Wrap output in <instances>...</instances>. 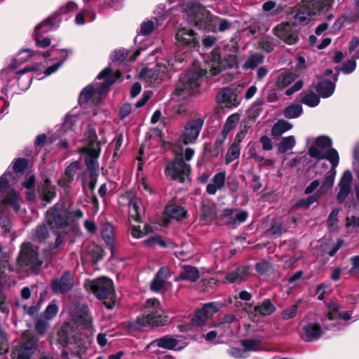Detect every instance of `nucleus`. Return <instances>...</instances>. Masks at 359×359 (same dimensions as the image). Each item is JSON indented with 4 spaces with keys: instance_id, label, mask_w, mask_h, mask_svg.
<instances>
[{
    "instance_id": "1",
    "label": "nucleus",
    "mask_w": 359,
    "mask_h": 359,
    "mask_svg": "<svg viewBox=\"0 0 359 359\" xmlns=\"http://www.w3.org/2000/svg\"><path fill=\"white\" fill-rule=\"evenodd\" d=\"M205 68H201L194 65L191 69L180 79L177 84L175 95L180 98H184L192 95L194 88L199 86V79L203 76H213L218 74L223 69L230 65H226L221 60L219 49H214L205 59Z\"/></svg>"
},
{
    "instance_id": "2",
    "label": "nucleus",
    "mask_w": 359,
    "mask_h": 359,
    "mask_svg": "<svg viewBox=\"0 0 359 359\" xmlns=\"http://www.w3.org/2000/svg\"><path fill=\"white\" fill-rule=\"evenodd\" d=\"M83 217V212L81 209L69 210L63 203H57L47 211L46 221L51 229H59L74 226Z\"/></svg>"
},
{
    "instance_id": "3",
    "label": "nucleus",
    "mask_w": 359,
    "mask_h": 359,
    "mask_svg": "<svg viewBox=\"0 0 359 359\" xmlns=\"http://www.w3.org/2000/svg\"><path fill=\"white\" fill-rule=\"evenodd\" d=\"M333 1L334 0H310L304 2L295 11L294 22L323 20L322 16L332 6Z\"/></svg>"
},
{
    "instance_id": "4",
    "label": "nucleus",
    "mask_w": 359,
    "mask_h": 359,
    "mask_svg": "<svg viewBox=\"0 0 359 359\" xmlns=\"http://www.w3.org/2000/svg\"><path fill=\"white\" fill-rule=\"evenodd\" d=\"M163 324L160 302L158 299L151 298L146 301L141 314L137 317L133 325L135 328L140 329Z\"/></svg>"
},
{
    "instance_id": "5",
    "label": "nucleus",
    "mask_w": 359,
    "mask_h": 359,
    "mask_svg": "<svg viewBox=\"0 0 359 359\" xmlns=\"http://www.w3.org/2000/svg\"><path fill=\"white\" fill-rule=\"evenodd\" d=\"M179 10L182 13L183 18L190 22H229L226 19H219L213 16L200 3L194 0H187L180 6Z\"/></svg>"
},
{
    "instance_id": "6",
    "label": "nucleus",
    "mask_w": 359,
    "mask_h": 359,
    "mask_svg": "<svg viewBox=\"0 0 359 359\" xmlns=\"http://www.w3.org/2000/svg\"><path fill=\"white\" fill-rule=\"evenodd\" d=\"M332 145V140L325 135L318 137L309 149L310 156L318 160L327 159L332 164V167L335 168L339 161V156L337 151L331 148Z\"/></svg>"
},
{
    "instance_id": "7",
    "label": "nucleus",
    "mask_w": 359,
    "mask_h": 359,
    "mask_svg": "<svg viewBox=\"0 0 359 359\" xmlns=\"http://www.w3.org/2000/svg\"><path fill=\"white\" fill-rule=\"evenodd\" d=\"M173 64L170 60H163L153 69L144 68L140 72L141 80L147 86H156L170 77Z\"/></svg>"
},
{
    "instance_id": "8",
    "label": "nucleus",
    "mask_w": 359,
    "mask_h": 359,
    "mask_svg": "<svg viewBox=\"0 0 359 359\" xmlns=\"http://www.w3.org/2000/svg\"><path fill=\"white\" fill-rule=\"evenodd\" d=\"M15 66L11 65L8 68L1 71L0 75V87L2 93L7 94L8 83L14 78L18 79V86L22 90H26L31 85L32 77L25 75L26 73L36 69L34 67H26L18 72H15Z\"/></svg>"
},
{
    "instance_id": "9",
    "label": "nucleus",
    "mask_w": 359,
    "mask_h": 359,
    "mask_svg": "<svg viewBox=\"0 0 359 359\" xmlns=\"http://www.w3.org/2000/svg\"><path fill=\"white\" fill-rule=\"evenodd\" d=\"M87 290H90L99 299H109L104 302L109 309H111L115 304L114 299V288L111 280L106 277H101L93 280H88L85 284Z\"/></svg>"
},
{
    "instance_id": "10",
    "label": "nucleus",
    "mask_w": 359,
    "mask_h": 359,
    "mask_svg": "<svg viewBox=\"0 0 359 359\" xmlns=\"http://www.w3.org/2000/svg\"><path fill=\"white\" fill-rule=\"evenodd\" d=\"M351 319V312L348 311H341L340 307L335 302H330L327 304V312L324 320V326L326 329L340 330L348 324L340 320H349Z\"/></svg>"
},
{
    "instance_id": "11",
    "label": "nucleus",
    "mask_w": 359,
    "mask_h": 359,
    "mask_svg": "<svg viewBox=\"0 0 359 359\" xmlns=\"http://www.w3.org/2000/svg\"><path fill=\"white\" fill-rule=\"evenodd\" d=\"M111 69L106 67L97 76V79H104V81L99 85L95 86L94 84L87 86L81 93L79 97V102L81 105L87 103L96 94L101 95L108 87H109L114 80L111 77Z\"/></svg>"
},
{
    "instance_id": "12",
    "label": "nucleus",
    "mask_w": 359,
    "mask_h": 359,
    "mask_svg": "<svg viewBox=\"0 0 359 359\" xmlns=\"http://www.w3.org/2000/svg\"><path fill=\"white\" fill-rule=\"evenodd\" d=\"M27 165V160L24 158L14 161L5 173L0 177V193L4 192L8 187L14 185Z\"/></svg>"
},
{
    "instance_id": "13",
    "label": "nucleus",
    "mask_w": 359,
    "mask_h": 359,
    "mask_svg": "<svg viewBox=\"0 0 359 359\" xmlns=\"http://www.w3.org/2000/svg\"><path fill=\"white\" fill-rule=\"evenodd\" d=\"M18 262L21 267L29 269L34 272H37L43 264L39 257L38 248L29 243L22 245Z\"/></svg>"
},
{
    "instance_id": "14",
    "label": "nucleus",
    "mask_w": 359,
    "mask_h": 359,
    "mask_svg": "<svg viewBox=\"0 0 359 359\" xmlns=\"http://www.w3.org/2000/svg\"><path fill=\"white\" fill-rule=\"evenodd\" d=\"M190 172V165L185 163L181 157H176L165 168V175L167 178L177 180L180 182H185Z\"/></svg>"
},
{
    "instance_id": "15",
    "label": "nucleus",
    "mask_w": 359,
    "mask_h": 359,
    "mask_svg": "<svg viewBox=\"0 0 359 359\" xmlns=\"http://www.w3.org/2000/svg\"><path fill=\"white\" fill-rule=\"evenodd\" d=\"M20 198L19 194L15 191L11 190L5 198L2 200L0 204V226H2L5 231H9V223L5 217V214L8 212V208L11 207L15 212L19 210Z\"/></svg>"
},
{
    "instance_id": "16",
    "label": "nucleus",
    "mask_w": 359,
    "mask_h": 359,
    "mask_svg": "<svg viewBox=\"0 0 359 359\" xmlns=\"http://www.w3.org/2000/svg\"><path fill=\"white\" fill-rule=\"evenodd\" d=\"M204 124V119L197 118L190 120L184 126L182 140L184 144H194L197 140Z\"/></svg>"
},
{
    "instance_id": "17",
    "label": "nucleus",
    "mask_w": 359,
    "mask_h": 359,
    "mask_svg": "<svg viewBox=\"0 0 359 359\" xmlns=\"http://www.w3.org/2000/svg\"><path fill=\"white\" fill-rule=\"evenodd\" d=\"M77 10L76 4L73 1L67 2L58 10L49 15L43 22H59L70 20Z\"/></svg>"
},
{
    "instance_id": "18",
    "label": "nucleus",
    "mask_w": 359,
    "mask_h": 359,
    "mask_svg": "<svg viewBox=\"0 0 359 359\" xmlns=\"http://www.w3.org/2000/svg\"><path fill=\"white\" fill-rule=\"evenodd\" d=\"M128 54V51L125 49L114 50V52L113 53L111 57L112 63L110 64V66L109 67L111 69L112 72L113 69L111 67V66H115L116 65L123 66L122 68H118L116 69L118 76H121V70H126V67L128 66V64L133 62L136 60V58L140 55V51L136 50L130 56L129 59H127Z\"/></svg>"
},
{
    "instance_id": "19",
    "label": "nucleus",
    "mask_w": 359,
    "mask_h": 359,
    "mask_svg": "<svg viewBox=\"0 0 359 359\" xmlns=\"http://www.w3.org/2000/svg\"><path fill=\"white\" fill-rule=\"evenodd\" d=\"M50 285L56 294L67 293L74 285L73 276L70 272H65L59 278L53 280Z\"/></svg>"
},
{
    "instance_id": "20",
    "label": "nucleus",
    "mask_w": 359,
    "mask_h": 359,
    "mask_svg": "<svg viewBox=\"0 0 359 359\" xmlns=\"http://www.w3.org/2000/svg\"><path fill=\"white\" fill-rule=\"evenodd\" d=\"M219 305L215 302L204 304L203 308L196 311L192 318L193 325L196 326L203 325L208 318L219 310Z\"/></svg>"
},
{
    "instance_id": "21",
    "label": "nucleus",
    "mask_w": 359,
    "mask_h": 359,
    "mask_svg": "<svg viewBox=\"0 0 359 359\" xmlns=\"http://www.w3.org/2000/svg\"><path fill=\"white\" fill-rule=\"evenodd\" d=\"M274 34L286 43L292 45L297 41L298 35L291 24H278L273 29Z\"/></svg>"
},
{
    "instance_id": "22",
    "label": "nucleus",
    "mask_w": 359,
    "mask_h": 359,
    "mask_svg": "<svg viewBox=\"0 0 359 359\" xmlns=\"http://www.w3.org/2000/svg\"><path fill=\"white\" fill-rule=\"evenodd\" d=\"M68 55V51L67 50H55L54 48L48 50L43 53L44 57L48 58L53 57V58H60V62L48 67L44 72L46 76H49L54 72H57V69L62 65L64 61L66 60Z\"/></svg>"
},
{
    "instance_id": "23",
    "label": "nucleus",
    "mask_w": 359,
    "mask_h": 359,
    "mask_svg": "<svg viewBox=\"0 0 359 359\" xmlns=\"http://www.w3.org/2000/svg\"><path fill=\"white\" fill-rule=\"evenodd\" d=\"M353 175L351 171L346 170L339 181V191L337 195V199L339 203H343L348 197L351 191V182Z\"/></svg>"
},
{
    "instance_id": "24",
    "label": "nucleus",
    "mask_w": 359,
    "mask_h": 359,
    "mask_svg": "<svg viewBox=\"0 0 359 359\" xmlns=\"http://www.w3.org/2000/svg\"><path fill=\"white\" fill-rule=\"evenodd\" d=\"M323 335L322 327L319 323H308L303 326L301 337L305 341H314Z\"/></svg>"
},
{
    "instance_id": "25",
    "label": "nucleus",
    "mask_w": 359,
    "mask_h": 359,
    "mask_svg": "<svg viewBox=\"0 0 359 359\" xmlns=\"http://www.w3.org/2000/svg\"><path fill=\"white\" fill-rule=\"evenodd\" d=\"M100 147L96 148H81L79 150V152H84L86 154V164L87 168L90 172H96L99 168V164L97 162V158L100 155Z\"/></svg>"
},
{
    "instance_id": "26",
    "label": "nucleus",
    "mask_w": 359,
    "mask_h": 359,
    "mask_svg": "<svg viewBox=\"0 0 359 359\" xmlns=\"http://www.w3.org/2000/svg\"><path fill=\"white\" fill-rule=\"evenodd\" d=\"M155 346H158L165 349L177 351L181 350L183 348L182 346H179V341L175 338L168 335L158 338L152 341L147 346V348H150L151 347Z\"/></svg>"
},
{
    "instance_id": "27",
    "label": "nucleus",
    "mask_w": 359,
    "mask_h": 359,
    "mask_svg": "<svg viewBox=\"0 0 359 359\" xmlns=\"http://www.w3.org/2000/svg\"><path fill=\"white\" fill-rule=\"evenodd\" d=\"M175 38L179 42L191 47L197 46L199 43L196 37L194 31L187 27L179 29L176 32Z\"/></svg>"
},
{
    "instance_id": "28",
    "label": "nucleus",
    "mask_w": 359,
    "mask_h": 359,
    "mask_svg": "<svg viewBox=\"0 0 359 359\" xmlns=\"http://www.w3.org/2000/svg\"><path fill=\"white\" fill-rule=\"evenodd\" d=\"M216 98L217 102L224 103L228 107H235L239 104L236 90L229 88L222 90L218 93Z\"/></svg>"
},
{
    "instance_id": "29",
    "label": "nucleus",
    "mask_w": 359,
    "mask_h": 359,
    "mask_svg": "<svg viewBox=\"0 0 359 359\" xmlns=\"http://www.w3.org/2000/svg\"><path fill=\"white\" fill-rule=\"evenodd\" d=\"M35 350L34 341L29 339L24 342L20 347L15 348L12 352V356L13 359H30Z\"/></svg>"
},
{
    "instance_id": "30",
    "label": "nucleus",
    "mask_w": 359,
    "mask_h": 359,
    "mask_svg": "<svg viewBox=\"0 0 359 359\" xmlns=\"http://www.w3.org/2000/svg\"><path fill=\"white\" fill-rule=\"evenodd\" d=\"M54 24H38L34 29V38L36 45L39 48H46L50 45V39L43 36V34L46 33L50 28L48 25Z\"/></svg>"
},
{
    "instance_id": "31",
    "label": "nucleus",
    "mask_w": 359,
    "mask_h": 359,
    "mask_svg": "<svg viewBox=\"0 0 359 359\" xmlns=\"http://www.w3.org/2000/svg\"><path fill=\"white\" fill-rule=\"evenodd\" d=\"M337 75H334L333 81L323 79L320 81L316 86V89L318 95L323 98H327L330 97L335 90V82L337 81Z\"/></svg>"
},
{
    "instance_id": "32",
    "label": "nucleus",
    "mask_w": 359,
    "mask_h": 359,
    "mask_svg": "<svg viewBox=\"0 0 359 359\" xmlns=\"http://www.w3.org/2000/svg\"><path fill=\"white\" fill-rule=\"evenodd\" d=\"M226 172L222 171L214 175L212 182L206 187V191L210 195H214L218 190H221L225 185Z\"/></svg>"
},
{
    "instance_id": "33",
    "label": "nucleus",
    "mask_w": 359,
    "mask_h": 359,
    "mask_svg": "<svg viewBox=\"0 0 359 359\" xmlns=\"http://www.w3.org/2000/svg\"><path fill=\"white\" fill-rule=\"evenodd\" d=\"M73 317L77 324L82 325L84 327H90L92 325L93 319L86 306H79Z\"/></svg>"
},
{
    "instance_id": "34",
    "label": "nucleus",
    "mask_w": 359,
    "mask_h": 359,
    "mask_svg": "<svg viewBox=\"0 0 359 359\" xmlns=\"http://www.w3.org/2000/svg\"><path fill=\"white\" fill-rule=\"evenodd\" d=\"M249 267L243 266L238 267L236 270L228 273L225 276L226 282L233 283L244 280L248 275Z\"/></svg>"
},
{
    "instance_id": "35",
    "label": "nucleus",
    "mask_w": 359,
    "mask_h": 359,
    "mask_svg": "<svg viewBox=\"0 0 359 359\" xmlns=\"http://www.w3.org/2000/svg\"><path fill=\"white\" fill-rule=\"evenodd\" d=\"M40 194L42 199L47 203L51 202V201L56 196L55 188L51 186L50 181L46 180L43 184L41 186L40 190Z\"/></svg>"
},
{
    "instance_id": "36",
    "label": "nucleus",
    "mask_w": 359,
    "mask_h": 359,
    "mask_svg": "<svg viewBox=\"0 0 359 359\" xmlns=\"http://www.w3.org/2000/svg\"><path fill=\"white\" fill-rule=\"evenodd\" d=\"M200 277V273L197 268L191 266H184L180 272V279L190 282L196 281Z\"/></svg>"
},
{
    "instance_id": "37",
    "label": "nucleus",
    "mask_w": 359,
    "mask_h": 359,
    "mask_svg": "<svg viewBox=\"0 0 359 359\" xmlns=\"http://www.w3.org/2000/svg\"><path fill=\"white\" fill-rule=\"evenodd\" d=\"M292 127L293 125L291 123L283 119H280L272 127L271 135L278 137L291 130Z\"/></svg>"
},
{
    "instance_id": "38",
    "label": "nucleus",
    "mask_w": 359,
    "mask_h": 359,
    "mask_svg": "<svg viewBox=\"0 0 359 359\" xmlns=\"http://www.w3.org/2000/svg\"><path fill=\"white\" fill-rule=\"evenodd\" d=\"M85 142L86 145L82 148L100 147V144L97 142V137L94 127L89 126L87 130L85 132Z\"/></svg>"
},
{
    "instance_id": "39",
    "label": "nucleus",
    "mask_w": 359,
    "mask_h": 359,
    "mask_svg": "<svg viewBox=\"0 0 359 359\" xmlns=\"http://www.w3.org/2000/svg\"><path fill=\"white\" fill-rule=\"evenodd\" d=\"M254 310L256 313H259L261 316H268L274 313L276 307L269 299H266L260 305L256 306Z\"/></svg>"
},
{
    "instance_id": "40",
    "label": "nucleus",
    "mask_w": 359,
    "mask_h": 359,
    "mask_svg": "<svg viewBox=\"0 0 359 359\" xmlns=\"http://www.w3.org/2000/svg\"><path fill=\"white\" fill-rule=\"evenodd\" d=\"M165 213L168 217L180 220L185 217L186 210L180 205L172 204L166 206Z\"/></svg>"
},
{
    "instance_id": "41",
    "label": "nucleus",
    "mask_w": 359,
    "mask_h": 359,
    "mask_svg": "<svg viewBox=\"0 0 359 359\" xmlns=\"http://www.w3.org/2000/svg\"><path fill=\"white\" fill-rule=\"evenodd\" d=\"M129 216L136 222H141L142 209L140 202L136 198H132L129 202Z\"/></svg>"
},
{
    "instance_id": "42",
    "label": "nucleus",
    "mask_w": 359,
    "mask_h": 359,
    "mask_svg": "<svg viewBox=\"0 0 359 359\" xmlns=\"http://www.w3.org/2000/svg\"><path fill=\"white\" fill-rule=\"evenodd\" d=\"M295 79V74L292 72H283L278 74L276 79V86L283 88L289 86Z\"/></svg>"
},
{
    "instance_id": "43",
    "label": "nucleus",
    "mask_w": 359,
    "mask_h": 359,
    "mask_svg": "<svg viewBox=\"0 0 359 359\" xmlns=\"http://www.w3.org/2000/svg\"><path fill=\"white\" fill-rule=\"evenodd\" d=\"M49 232L46 224L38 225L32 233V239L35 241L43 242L49 237Z\"/></svg>"
},
{
    "instance_id": "44",
    "label": "nucleus",
    "mask_w": 359,
    "mask_h": 359,
    "mask_svg": "<svg viewBox=\"0 0 359 359\" xmlns=\"http://www.w3.org/2000/svg\"><path fill=\"white\" fill-rule=\"evenodd\" d=\"M264 61V56L261 53H255L245 62L243 65L244 69H253Z\"/></svg>"
},
{
    "instance_id": "45",
    "label": "nucleus",
    "mask_w": 359,
    "mask_h": 359,
    "mask_svg": "<svg viewBox=\"0 0 359 359\" xmlns=\"http://www.w3.org/2000/svg\"><path fill=\"white\" fill-rule=\"evenodd\" d=\"M301 102L311 107H315L320 102L319 96L313 92L302 93Z\"/></svg>"
},
{
    "instance_id": "46",
    "label": "nucleus",
    "mask_w": 359,
    "mask_h": 359,
    "mask_svg": "<svg viewBox=\"0 0 359 359\" xmlns=\"http://www.w3.org/2000/svg\"><path fill=\"white\" fill-rule=\"evenodd\" d=\"M241 154V146L233 142L231 146L229 147L226 156H225V162L226 164H229L236 159L238 158Z\"/></svg>"
},
{
    "instance_id": "47",
    "label": "nucleus",
    "mask_w": 359,
    "mask_h": 359,
    "mask_svg": "<svg viewBox=\"0 0 359 359\" xmlns=\"http://www.w3.org/2000/svg\"><path fill=\"white\" fill-rule=\"evenodd\" d=\"M335 173H336L335 168H332V171H330V172H328L327 174L326 177H325V179L323 182V184H322L320 188L318 190V191L321 194H323L324 193H325L330 189L332 188V187L333 186V184H334V181Z\"/></svg>"
},
{
    "instance_id": "48",
    "label": "nucleus",
    "mask_w": 359,
    "mask_h": 359,
    "mask_svg": "<svg viewBox=\"0 0 359 359\" xmlns=\"http://www.w3.org/2000/svg\"><path fill=\"white\" fill-rule=\"evenodd\" d=\"M302 111L303 109L300 104H291L285 109L283 115L287 118H295L302 114Z\"/></svg>"
},
{
    "instance_id": "49",
    "label": "nucleus",
    "mask_w": 359,
    "mask_h": 359,
    "mask_svg": "<svg viewBox=\"0 0 359 359\" xmlns=\"http://www.w3.org/2000/svg\"><path fill=\"white\" fill-rule=\"evenodd\" d=\"M296 144L295 137L290 135L284 137L278 144V151L282 153H286L288 150L292 149Z\"/></svg>"
},
{
    "instance_id": "50",
    "label": "nucleus",
    "mask_w": 359,
    "mask_h": 359,
    "mask_svg": "<svg viewBox=\"0 0 359 359\" xmlns=\"http://www.w3.org/2000/svg\"><path fill=\"white\" fill-rule=\"evenodd\" d=\"M276 43L273 37L265 36H263L258 43V48L266 53H271L276 46Z\"/></svg>"
},
{
    "instance_id": "51",
    "label": "nucleus",
    "mask_w": 359,
    "mask_h": 359,
    "mask_svg": "<svg viewBox=\"0 0 359 359\" xmlns=\"http://www.w3.org/2000/svg\"><path fill=\"white\" fill-rule=\"evenodd\" d=\"M358 59H359V49L351 56V60L346 61L342 65L341 67V72L346 74L352 73L356 67L355 60Z\"/></svg>"
},
{
    "instance_id": "52",
    "label": "nucleus",
    "mask_w": 359,
    "mask_h": 359,
    "mask_svg": "<svg viewBox=\"0 0 359 359\" xmlns=\"http://www.w3.org/2000/svg\"><path fill=\"white\" fill-rule=\"evenodd\" d=\"M59 308L56 300H53L46 308L45 311L41 314V316L50 321L58 313Z\"/></svg>"
},
{
    "instance_id": "53",
    "label": "nucleus",
    "mask_w": 359,
    "mask_h": 359,
    "mask_svg": "<svg viewBox=\"0 0 359 359\" xmlns=\"http://www.w3.org/2000/svg\"><path fill=\"white\" fill-rule=\"evenodd\" d=\"M237 320L236 317L233 314L226 315L222 320L217 325V327L224 329L226 334L231 333L232 331L230 329V325Z\"/></svg>"
},
{
    "instance_id": "54",
    "label": "nucleus",
    "mask_w": 359,
    "mask_h": 359,
    "mask_svg": "<svg viewBox=\"0 0 359 359\" xmlns=\"http://www.w3.org/2000/svg\"><path fill=\"white\" fill-rule=\"evenodd\" d=\"M79 161H75L72 162L66 168L65 176H64V180L67 183H70L73 180L77 170H79Z\"/></svg>"
},
{
    "instance_id": "55",
    "label": "nucleus",
    "mask_w": 359,
    "mask_h": 359,
    "mask_svg": "<svg viewBox=\"0 0 359 359\" xmlns=\"http://www.w3.org/2000/svg\"><path fill=\"white\" fill-rule=\"evenodd\" d=\"M248 217V212L245 210H242L235 215L234 217H231L228 223L233 227L236 228L240 224L244 222Z\"/></svg>"
},
{
    "instance_id": "56",
    "label": "nucleus",
    "mask_w": 359,
    "mask_h": 359,
    "mask_svg": "<svg viewBox=\"0 0 359 359\" xmlns=\"http://www.w3.org/2000/svg\"><path fill=\"white\" fill-rule=\"evenodd\" d=\"M49 326L50 321L40 315L35 323L36 331L40 334H43Z\"/></svg>"
},
{
    "instance_id": "57",
    "label": "nucleus",
    "mask_w": 359,
    "mask_h": 359,
    "mask_svg": "<svg viewBox=\"0 0 359 359\" xmlns=\"http://www.w3.org/2000/svg\"><path fill=\"white\" fill-rule=\"evenodd\" d=\"M34 54L35 52L30 49L22 50L15 57V62L18 64L23 63L27 61L30 57H33Z\"/></svg>"
},
{
    "instance_id": "58",
    "label": "nucleus",
    "mask_w": 359,
    "mask_h": 359,
    "mask_svg": "<svg viewBox=\"0 0 359 359\" xmlns=\"http://www.w3.org/2000/svg\"><path fill=\"white\" fill-rule=\"evenodd\" d=\"M259 343L260 341L255 339H249L243 340L241 341V344L243 346L246 353L248 351H256Z\"/></svg>"
},
{
    "instance_id": "59",
    "label": "nucleus",
    "mask_w": 359,
    "mask_h": 359,
    "mask_svg": "<svg viewBox=\"0 0 359 359\" xmlns=\"http://www.w3.org/2000/svg\"><path fill=\"white\" fill-rule=\"evenodd\" d=\"M172 10H165L164 7L158 6L156 12L155 13V20L156 22L160 21H165L168 20L169 15H172Z\"/></svg>"
},
{
    "instance_id": "60",
    "label": "nucleus",
    "mask_w": 359,
    "mask_h": 359,
    "mask_svg": "<svg viewBox=\"0 0 359 359\" xmlns=\"http://www.w3.org/2000/svg\"><path fill=\"white\" fill-rule=\"evenodd\" d=\"M263 10L269 15H274L278 13L280 6H277L276 2L273 1H268L264 4Z\"/></svg>"
},
{
    "instance_id": "61",
    "label": "nucleus",
    "mask_w": 359,
    "mask_h": 359,
    "mask_svg": "<svg viewBox=\"0 0 359 359\" xmlns=\"http://www.w3.org/2000/svg\"><path fill=\"white\" fill-rule=\"evenodd\" d=\"M95 14L89 11L77 13L75 15V22L77 23L85 22L86 21L93 20Z\"/></svg>"
},
{
    "instance_id": "62",
    "label": "nucleus",
    "mask_w": 359,
    "mask_h": 359,
    "mask_svg": "<svg viewBox=\"0 0 359 359\" xmlns=\"http://www.w3.org/2000/svg\"><path fill=\"white\" fill-rule=\"evenodd\" d=\"M298 305L294 304L282 311L281 316L283 319L289 320L296 316L297 313Z\"/></svg>"
},
{
    "instance_id": "63",
    "label": "nucleus",
    "mask_w": 359,
    "mask_h": 359,
    "mask_svg": "<svg viewBox=\"0 0 359 359\" xmlns=\"http://www.w3.org/2000/svg\"><path fill=\"white\" fill-rule=\"evenodd\" d=\"M150 231H151L150 225H145L144 231H142L138 226H133L131 230V234L134 238H140Z\"/></svg>"
},
{
    "instance_id": "64",
    "label": "nucleus",
    "mask_w": 359,
    "mask_h": 359,
    "mask_svg": "<svg viewBox=\"0 0 359 359\" xmlns=\"http://www.w3.org/2000/svg\"><path fill=\"white\" fill-rule=\"evenodd\" d=\"M239 119L240 116L238 114H231L227 118L224 126L229 130H232L236 127Z\"/></svg>"
}]
</instances>
